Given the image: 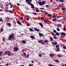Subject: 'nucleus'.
I'll return each instance as SVG.
<instances>
[{
    "label": "nucleus",
    "mask_w": 66,
    "mask_h": 66,
    "mask_svg": "<svg viewBox=\"0 0 66 66\" xmlns=\"http://www.w3.org/2000/svg\"><path fill=\"white\" fill-rule=\"evenodd\" d=\"M59 1H60V2H64V1L62 0H59Z\"/></svg>",
    "instance_id": "obj_34"
},
{
    "label": "nucleus",
    "mask_w": 66,
    "mask_h": 66,
    "mask_svg": "<svg viewBox=\"0 0 66 66\" xmlns=\"http://www.w3.org/2000/svg\"><path fill=\"white\" fill-rule=\"evenodd\" d=\"M54 55L53 54H50V57H52V56H54Z\"/></svg>",
    "instance_id": "obj_18"
},
{
    "label": "nucleus",
    "mask_w": 66,
    "mask_h": 66,
    "mask_svg": "<svg viewBox=\"0 0 66 66\" xmlns=\"http://www.w3.org/2000/svg\"><path fill=\"white\" fill-rule=\"evenodd\" d=\"M21 42L22 43V44H24L26 43V41L24 40L21 41Z\"/></svg>",
    "instance_id": "obj_8"
},
{
    "label": "nucleus",
    "mask_w": 66,
    "mask_h": 66,
    "mask_svg": "<svg viewBox=\"0 0 66 66\" xmlns=\"http://www.w3.org/2000/svg\"><path fill=\"white\" fill-rule=\"evenodd\" d=\"M34 30L36 31H37V32H39V29L37 28H34Z\"/></svg>",
    "instance_id": "obj_5"
},
{
    "label": "nucleus",
    "mask_w": 66,
    "mask_h": 66,
    "mask_svg": "<svg viewBox=\"0 0 66 66\" xmlns=\"http://www.w3.org/2000/svg\"><path fill=\"white\" fill-rule=\"evenodd\" d=\"M43 40H38V42L39 43H42V42H43Z\"/></svg>",
    "instance_id": "obj_12"
},
{
    "label": "nucleus",
    "mask_w": 66,
    "mask_h": 66,
    "mask_svg": "<svg viewBox=\"0 0 66 66\" xmlns=\"http://www.w3.org/2000/svg\"><path fill=\"white\" fill-rule=\"evenodd\" d=\"M25 51V50H24V49H23L21 51L22 52H23V51Z\"/></svg>",
    "instance_id": "obj_60"
},
{
    "label": "nucleus",
    "mask_w": 66,
    "mask_h": 66,
    "mask_svg": "<svg viewBox=\"0 0 66 66\" xmlns=\"http://www.w3.org/2000/svg\"><path fill=\"white\" fill-rule=\"evenodd\" d=\"M30 37L31 38H35V37L33 36H30Z\"/></svg>",
    "instance_id": "obj_21"
},
{
    "label": "nucleus",
    "mask_w": 66,
    "mask_h": 66,
    "mask_svg": "<svg viewBox=\"0 0 66 66\" xmlns=\"http://www.w3.org/2000/svg\"><path fill=\"white\" fill-rule=\"evenodd\" d=\"M63 48L64 49H66V46H65V45H63Z\"/></svg>",
    "instance_id": "obj_27"
},
{
    "label": "nucleus",
    "mask_w": 66,
    "mask_h": 66,
    "mask_svg": "<svg viewBox=\"0 0 66 66\" xmlns=\"http://www.w3.org/2000/svg\"><path fill=\"white\" fill-rule=\"evenodd\" d=\"M11 53H10V51L8 54V56H11Z\"/></svg>",
    "instance_id": "obj_22"
},
{
    "label": "nucleus",
    "mask_w": 66,
    "mask_h": 66,
    "mask_svg": "<svg viewBox=\"0 0 66 66\" xmlns=\"http://www.w3.org/2000/svg\"><path fill=\"white\" fill-rule=\"evenodd\" d=\"M53 32L54 33H56V31L55 30H53Z\"/></svg>",
    "instance_id": "obj_42"
},
{
    "label": "nucleus",
    "mask_w": 66,
    "mask_h": 66,
    "mask_svg": "<svg viewBox=\"0 0 66 66\" xmlns=\"http://www.w3.org/2000/svg\"><path fill=\"white\" fill-rule=\"evenodd\" d=\"M17 5H18V6H20V4H19V3H17Z\"/></svg>",
    "instance_id": "obj_64"
},
{
    "label": "nucleus",
    "mask_w": 66,
    "mask_h": 66,
    "mask_svg": "<svg viewBox=\"0 0 66 66\" xmlns=\"http://www.w3.org/2000/svg\"><path fill=\"white\" fill-rule=\"evenodd\" d=\"M9 65V63H6V64H5V65H6V66H8V65Z\"/></svg>",
    "instance_id": "obj_56"
},
{
    "label": "nucleus",
    "mask_w": 66,
    "mask_h": 66,
    "mask_svg": "<svg viewBox=\"0 0 66 66\" xmlns=\"http://www.w3.org/2000/svg\"><path fill=\"white\" fill-rule=\"evenodd\" d=\"M26 26H30V25L29 24H26Z\"/></svg>",
    "instance_id": "obj_48"
},
{
    "label": "nucleus",
    "mask_w": 66,
    "mask_h": 66,
    "mask_svg": "<svg viewBox=\"0 0 66 66\" xmlns=\"http://www.w3.org/2000/svg\"><path fill=\"white\" fill-rule=\"evenodd\" d=\"M62 10H66V8H65V7H63V8H62Z\"/></svg>",
    "instance_id": "obj_24"
},
{
    "label": "nucleus",
    "mask_w": 66,
    "mask_h": 66,
    "mask_svg": "<svg viewBox=\"0 0 66 66\" xmlns=\"http://www.w3.org/2000/svg\"><path fill=\"white\" fill-rule=\"evenodd\" d=\"M38 2V3H39V5H43L42 2Z\"/></svg>",
    "instance_id": "obj_13"
},
{
    "label": "nucleus",
    "mask_w": 66,
    "mask_h": 66,
    "mask_svg": "<svg viewBox=\"0 0 66 66\" xmlns=\"http://www.w3.org/2000/svg\"><path fill=\"white\" fill-rule=\"evenodd\" d=\"M42 4L44 5L46 3V1H44L43 2H42Z\"/></svg>",
    "instance_id": "obj_14"
},
{
    "label": "nucleus",
    "mask_w": 66,
    "mask_h": 66,
    "mask_svg": "<svg viewBox=\"0 0 66 66\" xmlns=\"http://www.w3.org/2000/svg\"><path fill=\"white\" fill-rule=\"evenodd\" d=\"M57 56H58V57H61V55H57Z\"/></svg>",
    "instance_id": "obj_61"
},
{
    "label": "nucleus",
    "mask_w": 66,
    "mask_h": 66,
    "mask_svg": "<svg viewBox=\"0 0 66 66\" xmlns=\"http://www.w3.org/2000/svg\"><path fill=\"white\" fill-rule=\"evenodd\" d=\"M3 52H4L3 51H1L0 52V56H2V53H3Z\"/></svg>",
    "instance_id": "obj_16"
},
{
    "label": "nucleus",
    "mask_w": 66,
    "mask_h": 66,
    "mask_svg": "<svg viewBox=\"0 0 66 66\" xmlns=\"http://www.w3.org/2000/svg\"><path fill=\"white\" fill-rule=\"evenodd\" d=\"M20 18L21 19V20H22L23 19V17H20Z\"/></svg>",
    "instance_id": "obj_47"
},
{
    "label": "nucleus",
    "mask_w": 66,
    "mask_h": 66,
    "mask_svg": "<svg viewBox=\"0 0 66 66\" xmlns=\"http://www.w3.org/2000/svg\"><path fill=\"white\" fill-rule=\"evenodd\" d=\"M61 35H63L64 36V37H65V35H66V33L63 32H61Z\"/></svg>",
    "instance_id": "obj_4"
},
{
    "label": "nucleus",
    "mask_w": 66,
    "mask_h": 66,
    "mask_svg": "<svg viewBox=\"0 0 66 66\" xmlns=\"http://www.w3.org/2000/svg\"><path fill=\"white\" fill-rule=\"evenodd\" d=\"M27 58H29V55H27L26 56Z\"/></svg>",
    "instance_id": "obj_54"
},
{
    "label": "nucleus",
    "mask_w": 66,
    "mask_h": 66,
    "mask_svg": "<svg viewBox=\"0 0 66 66\" xmlns=\"http://www.w3.org/2000/svg\"><path fill=\"white\" fill-rule=\"evenodd\" d=\"M39 25H40V26L41 27H42V28L43 27V24L42 23L39 22Z\"/></svg>",
    "instance_id": "obj_9"
},
{
    "label": "nucleus",
    "mask_w": 66,
    "mask_h": 66,
    "mask_svg": "<svg viewBox=\"0 0 66 66\" xmlns=\"http://www.w3.org/2000/svg\"><path fill=\"white\" fill-rule=\"evenodd\" d=\"M16 22L18 23V24H19L20 25H21V22L18 21H16Z\"/></svg>",
    "instance_id": "obj_10"
},
{
    "label": "nucleus",
    "mask_w": 66,
    "mask_h": 66,
    "mask_svg": "<svg viewBox=\"0 0 66 66\" xmlns=\"http://www.w3.org/2000/svg\"><path fill=\"white\" fill-rule=\"evenodd\" d=\"M10 52V51H6L5 52L4 54H8Z\"/></svg>",
    "instance_id": "obj_11"
},
{
    "label": "nucleus",
    "mask_w": 66,
    "mask_h": 66,
    "mask_svg": "<svg viewBox=\"0 0 66 66\" xmlns=\"http://www.w3.org/2000/svg\"><path fill=\"white\" fill-rule=\"evenodd\" d=\"M4 11L5 12H9V10H4Z\"/></svg>",
    "instance_id": "obj_23"
},
{
    "label": "nucleus",
    "mask_w": 66,
    "mask_h": 66,
    "mask_svg": "<svg viewBox=\"0 0 66 66\" xmlns=\"http://www.w3.org/2000/svg\"><path fill=\"white\" fill-rule=\"evenodd\" d=\"M35 10L38 13L39 12V10L37 9H35Z\"/></svg>",
    "instance_id": "obj_30"
},
{
    "label": "nucleus",
    "mask_w": 66,
    "mask_h": 66,
    "mask_svg": "<svg viewBox=\"0 0 66 66\" xmlns=\"http://www.w3.org/2000/svg\"><path fill=\"white\" fill-rule=\"evenodd\" d=\"M13 23L15 24H16V21H15L14 20H13Z\"/></svg>",
    "instance_id": "obj_32"
},
{
    "label": "nucleus",
    "mask_w": 66,
    "mask_h": 66,
    "mask_svg": "<svg viewBox=\"0 0 66 66\" xmlns=\"http://www.w3.org/2000/svg\"><path fill=\"white\" fill-rule=\"evenodd\" d=\"M63 30H64V31H66V28H65V27H64L63 29Z\"/></svg>",
    "instance_id": "obj_41"
},
{
    "label": "nucleus",
    "mask_w": 66,
    "mask_h": 66,
    "mask_svg": "<svg viewBox=\"0 0 66 66\" xmlns=\"http://www.w3.org/2000/svg\"><path fill=\"white\" fill-rule=\"evenodd\" d=\"M41 54H43V55H45V53H42Z\"/></svg>",
    "instance_id": "obj_62"
},
{
    "label": "nucleus",
    "mask_w": 66,
    "mask_h": 66,
    "mask_svg": "<svg viewBox=\"0 0 66 66\" xmlns=\"http://www.w3.org/2000/svg\"><path fill=\"white\" fill-rule=\"evenodd\" d=\"M26 1L27 3H28L29 4H30L31 5V9H34V8H35V7L34 6V5H33V4H32L31 3L29 2V0H26Z\"/></svg>",
    "instance_id": "obj_2"
},
{
    "label": "nucleus",
    "mask_w": 66,
    "mask_h": 66,
    "mask_svg": "<svg viewBox=\"0 0 66 66\" xmlns=\"http://www.w3.org/2000/svg\"><path fill=\"white\" fill-rule=\"evenodd\" d=\"M6 25L7 26H9V27H11V25L10 23H6Z\"/></svg>",
    "instance_id": "obj_6"
},
{
    "label": "nucleus",
    "mask_w": 66,
    "mask_h": 66,
    "mask_svg": "<svg viewBox=\"0 0 66 66\" xmlns=\"http://www.w3.org/2000/svg\"><path fill=\"white\" fill-rule=\"evenodd\" d=\"M14 34L13 33H12L10 35H9L8 37V40H11L12 38H14Z\"/></svg>",
    "instance_id": "obj_1"
},
{
    "label": "nucleus",
    "mask_w": 66,
    "mask_h": 66,
    "mask_svg": "<svg viewBox=\"0 0 66 66\" xmlns=\"http://www.w3.org/2000/svg\"><path fill=\"white\" fill-rule=\"evenodd\" d=\"M48 14V13L47 12H45V13H44V15H47V14Z\"/></svg>",
    "instance_id": "obj_49"
},
{
    "label": "nucleus",
    "mask_w": 66,
    "mask_h": 66,
    "mask_svg": "<svg viewBox=\"0 0 66 66\" xmlns=\"http://www.w3.org/2000/svg\"><path fill=\"white\" fill-rule=\"evenodd\" d=\"M39 57H42V55L41 54H39Z\"/></svg>",
    "instance_id": "obj_37"
},
{
    "label": "nucleus",
    "mask_w": 66,
    "mask_h": 66,
    "mask_svg": "<svg viewBox=\"0 0 66 66\" xmlns=\"http://www.w3.org/2000/svg\"><path fill=\"white\" fill-rule=\"evenodd\" d=\"M45 44V42H42V45H44Z\"/></svg>",
    "instance_id": "obj_59"
},
{
    "label": "nucleus",
    "mask_w": 66,
    "mask_h": 66,
    "mask_svg": "<svg viewBox=\"0 0 66 66\" xmlns=\"http://www.w3.org/2000/svg\"><path fill=\"white\" fill-rule=\"evenodd\" d=\"M0 21H2L3 23V20H2V19H0Z\"/></svg>",
    "instance_id": "obj_50"
},
{
    "label": "nucleus",
    "mask_w": 66,
    "mask_h": 66,
    "mask_svg": "<svg viewBox=\"0 0 66 66\" xmlns=\"http://www.w3.org/2000/svg\"><path fill=\"white\" fill-rule=\"evenodd\" d=\"M57 29V30L58 31H60V29L59 28H56Z\"/></svg>",
    "instance_id": "obj_45"
},
{
    "label": "nucleus",
    "mask_w": 66,
    "mask_h": 66,
    "mask_svg": "<svg viewBox=\"0 0 66 66\" xmlns=\"http://www.w3.org/2000/svg\"><path fill=\"white\" fill-rule=\"evenodd\" d=\"M23 54L24 55V56H26V53H23Z\"/></svg>",
    "instance_id": "obj_58"
},
{
    "label": "nucleus",
    "mask_w": 66,
    "mask_h": 66,
    "mask_svg": "<svg viewBox=\"0 0 66 66\" xmlns=\"http://www.w3.org/2000/svg\"><path fill=\"white\" fill-rule=\"evenodd\" d=\"M53 38H54V39H56V37L55 36H54L53 37Z\"/></svg>",
    "instance_id": "obj_52"
},
{
    "label": "nucleus",
    "mask_w": 66,
    "mask_h": 66,
    "mask_svg": "<svg viewBox=\"0 0 66 66\" xmlns=\"http://www.w3.org/2000/svg\"><path fill=\"white\" fill-rule=\"evenodd\" d=\"M56 50H57V51H59V50H60V48H57Z\"/></svg>",
    "instance_id": "obj_51"
},
{
    "label": "nucleus",
    "mask_w": 66,
    "mask_h": 66,
    "mask_svg": "<svg viewBox=\"0 0 66 66\" xmlns=\"http://www.w3.org/2000/svg\"><path fill=\"white\" fill-rule=\"evenodd\" d=\"M60 38H64V37L62 35H61V36H60Z\"/></svg>",
    "instance_id": "obj_39"
},
{
    "label": "nucleus",
    "mask_w": 66,
    "mask_h": 66,
    "mask_svg": "<svg viewBox=\"0 0 66 66\" xmlns=\"http://www.w3.org/2000/svg\"><path fill=\"white\" fill-rule=\"evenodd\" d=\"M14 51H17L18 49H19V48L18 47H14Z\"/></svg>",
    "instance_id": "obj_3"
},
{
    "label": "nucleus",
    "mask_w": 66,
    "mask_h": 66,
    "mask_svg": "<svg viewBox=\"0 0 66 66\" xmlns=\"http://www.w3.org/2000/svg\"><path fill=\"white\" fill-rule=\"evenodd\" d=\"M40 10H44V8H40Z\"/></svg>",
    "instance_id": "obj_63"
},
{
    "label": "nucleus",
    "mask_w": 66,
    "mask_h": 66,
    "mask_svg": "<svg viewBox=\"0 0 66 66\" xmlns=\"http://www.w3.org/2000/svg\"><path fill=\"white\" fill-rule=\"evenodd\" d=\"M13 6H14V5H12L10 7V8H12L13 7Z\"/></svg>",
    "instance_id": "obj_40"
},
{
    "label": "nucleus",
    "mask_w": 66,
    "mask_h": 66,
    "mask_svg": "<svg viewBox=\"0 0 66 66\" xmlns=\"http://www.w3.org/2000/svg\"><path fill=\"white\" fill-rule=\"evenodd\" d=\"M57 44V43L56 42H55V43H54V45H56V44Z\"/></svg>",
    "instance_id": "obj_25"
},
{
    "label": "nucleus",
    "mask_w": 66,
    "mask_h": 66,
    "mask_svg": "<svg viewBox=\"0 0 66 66\" xmlns=\"http://www.w3.org/2000/svg\"><path fill=\"white\" fill-rule=\"evenodd\" d=\"M51 16V14H49L48 15H47V17H50Z\"/></svg>",
    "instance_id": "obj_43"
},
{
    "label": "nucleus",
    "mask_w": 66,
    "mask_h": 66,
    "mask_svg": "<svg viewBox=\"0 0 66 66\" xmlns=\"http://www.w3.org/2000/svg\"><path fill=\"white\" fill-rule=\"evenodd\" d=\"M9 12L10 13H11L12 14L13 13V12L11 10L10 11L9 10Z\"/></svg>",
    "instance_id": "obj_20"
},
{
    "label": "nucleus",
    "mask_w": 66,
    "mask_h": 66,
    "mask_svg": "<svg viewBox=\"0 0 66 66\" xmlns=\"http://www.w3.org/2000/svg\"><path fill=\"white\" fill-rule=\"evenodd\" d=\"M55 62H59V60H57V59H55Z\"/></svg>",
    "instance_id": "obj_29"
},
{
    "label": "nucleus",
    "mask_w": 66,
    "mask_h": 66,
    "mask_svg": "<svg viewBox=\"0 0 66 66\" xmlns=\"http://www.w3.org/2000/svg\"><path fill=\"white\" fill-rule=\"evenodd\" d=\"M50 39L51 42H52V40H53V38H52V37H50Z\"/></svg>",
    "instance_id": "obj_19"
},
{
    "label": "nucleus",
    "mask_w": 66,
    "mask_h": 66,
    "mask_svg": "<svg viewBox=\"0 0 66 66\" xmlns=\"http://www.w3.org/2000/svg\"><path fill=\"white\" fill-rule=\"evenodd\" d=\"M53 20L54 21H56V19L54 18L53 19Z\"/></svg>",
    "instance_id": "obj_38"
},
{
    "label": "nucleus",
    "mask_w": 66,
    "mask_h": 66,
    "mask_svg": "<svg viewBox=\"0 0 66 66\" xmlns=\"http://www.w3.org/2000/svg\"><path fill=\"white\" fill-rule=\"evenodd\" d=\"M53 36H56V35H55V34H54V33H53Z\"/></svg>",
    "instance_id": "obj_46"
},
{
    "label": "nucleus",
    "mask_w": 66,
    "mask_h": 66,
    "mask_svg": "<svg viewBox=\"0 0 66 66\" xmlns=\"http://www.w3.org/2000/svg\"><path fill=\"white\" fill-rule=\"evenodd\" d=\"M4 37H3V38L2 40L3 41V42H4Z\"/></svg>",
    "instance_id": "obj_44"
},
{
    "label": "nucleus",
    "mask_w": 66,
    "mask_h": 66,
    "mask_svg": "<svg viewBox=\"0 0 66 66\" xmlns=\"http://www.w3.org/2000/svg\"><path fill=\"white\" fill-rule=\"evenodd\" d=\"M56 35H57V36L59 35V33L58 32H56Z\"/></svg>",
    "instance_id": "obj_31"
},
{
    "label": "nucleus",
    "mask_w": 66,
    "mask_h": 66,
    "mask_svg": "<svg viewBox=\"0 0 66 66\" xmlns=\"http://www.w3.org/2000/svg\"><path fill=\"white\" fill-rule=\"evenodd\" d=\"M46 7H48L49 6V5H46Z\"/></svg>",
    "instance_id": "obj_53"
},
{
    "label": "nucleus",
    "mask_w": 66,
    "mask_h": 66,
    "mask_svg": "<svg viewBox=\"0 0 66 66\" xmlns=\"http://www.w3.org/2000/svg\"><path fill=\"white\" fill-rule=\"evenodd\" d=\"M9 4L10 5V6H11V5H12V3H9Z\"/></svg>",
    "instance_id": "obj_55"
},
{
    "label": "nucleus",
    "mask_w": 66,
    "mask_h": 66,
    "mask_svg": "<svg viewBox=\"0 0 66 66\" xmlns=\"http://www.w3.org/2000/svg\"><path fill=\"white\" fill-rule=\"evenodd\" d=\"M44 42L45 43H48V40H45Z\"/></svg>",
    "instance_id": "obj_15"
},
{
    "label": "nucleus",
    "mask_w": 66,
    "mask_h": 66,
    "mask_svg": "<svg viewBox=\"0 0 66 66\" xmlns=\"http://www.w3.org/2000/svg\"><path fill=\"white\" fill-rule=\"evenodd\" d=\"M29 30H30V31H33V29L31 28H29Z\"/></svg>",
    "instance_id": "obj_28"
},
{
    "label": "nucleus",
    "mask_w": 66,
    "mask_h": 66,
    "mask_svg": "<svg viewBox=\"0 0 66 66\" xmlns=\"http://www.w3.org/2000/svg\"><path fill=\"white\" fill-rule=\"evenodd\" d=\"M61 24H58L57 25V26L58 27H61Z\"/></svg>",
    "instance_id": "obj_33"
},
{
    "label": "nucleus",
    "mask_w": 66,
    "mask_h": 66,
    "mask_svg": "<svg viewBox=\"0 0 66 66\" xmlns=\"http://www.w3.org/2000/svg\"><path fill=\"white\" fill-rule=\"evenodd\" d=\"M59 47V45H58V44H57L56 46V48H58V47Z\"/></svg>",
    "instance_id": "obj_35"
},
{
    "label": "nucleus",
    "mask_w": 66,
    "mask_h": 66,
    "mask_svg": "<svg viewBox=\"0 0 66 66\" xmlns=\"http://www.w3.org/2000/svg\"><path fill=\"white\" fill-rule=\"evenodd\" d=\"M60 17H61V16H58L57 17V18H60Z\"/></svg>",
    "instance_id": "obj_57"
},
{
    "label": "nucleus",
    "mask_w": 66,
    "mask_h": 66,
    "mask_svg": "<svg viewBox=\"0 0 66 66\" xmlns=\"http://www.w3.org/2000/svg\"><path fill=\"white\" fill-rule=\"evenodd\" d=\"M39 35L40 37H41L42 36H44V35L43 34L40 33V32L39 33Z\"/></svg>",
    "instance_id": "obj_7"
},
{
    "label": "nucleus",
    "mask_w": 66,
    "mask_h": 66,
    "mask_svg": "<svg viewBox=\"0 0 66 66\" xmlns=\"http://www.w3.org/2000/svg\"><path fill=\"white\" fill-rule=\"evenodd\" d=\"M30 13H31V14H34V15H37V13L36 12H31Z\"/></svg>",
    "instance_id": "obj_17"
},
{
    "label": "nucleus",
    "mask_w": 66,
    "mask_h": 66,
    "mask_svg": "<svg viewBox=\"0 0 66 66\" xmlns=\"http://www.w3.org/2000/svg\"><path fill=\"white\" fill-rule=\"evenodd\" d=\"M1 32H2V31H3V28H2L0 30Z\"/></svg>",
    "instance_id": "obj_26"
},
{
    "label": "nucleus",
    "mask_w": 66,
    "mask_h": 66,
    "mask_svg": "<svg viewBox=\"0 0 66 66\" xmlns=\"http://www.w3.org/2000/svg\"><path fill=\"white\" fill-rule=\"evenodd\" d=\"M44 17H42L41 18V19L42 20H44Z\"/></svg>",
    "instance_id": "obj_36"
}]
</instances>
